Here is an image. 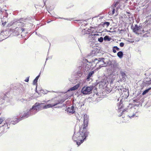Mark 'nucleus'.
Returning a JSON list of instances; mask_svg holds the SVG:
<instances>
[{
  "mask_svg": "<svg viewBox=\"0 0 151 151\" xmlns=\"http://www.w3.org/2000/svg\"><path fill=\"white\" fill-rule=\"evenodd\" d=\"M122 94L121 96H122L124 99H126L128 96L129 94V90L128 89H123V91H122Z\"/></svg>",
  "mask_w": 151,
  "mask_h": 151,
  "instance_id": "4468645a",
  "label": "nucleus"
},
{
  "mask_svg": "<svg viewBox=\"0 0 151 151\" xmlns=\"http://www.w3.org/2000/svg\"><path fill=\"white\" fill-rule=\"evenodd\" d=\"M5 118L4 117H2L0 118V124H1L4 120Z\"/></svg>",
  "mask_w": 151,
  "mask_h": 151,
  "instance_id": "58836bf2",
  "label": "nucleus"
},
{
  "mask_svg": "<svg viewBox=\"0 0 151 151\" xmlns=\"http://www.w3.org/2000/svg\"><path fill=\"white\" fill-rule=\"evenodd\" d=\"M123 99V98L120 99V102L119 104H117V106H118V112L119 113H120L119 115V116L120 117L122 115L124 114V112L126 111L127 112L128 109H123L124 107L123 104V102L122 101Z\"/></svg>",
  "mask_w": 151,
  "mask_h": 151,
  "instance_id": "39448f33",
  "label": "nucleus"
},
{
  "mask_svg": "<svg viewBox=\"0 0 151 151\" xmlns=\"http://www.w3.org/2000/svg\"><path fill=\"white\" fill-rule=\"evenodd\" d=\"M19 30L20 31V32L22 31V32H24L25 30L24 29L22 28L21 27H19Z\"/></svg>",
  "mask_w": 151,
  "mask_h": 151,
  "instance_id": "37998d69",
  "label": "nucleus"
},
{
  "mask_svg": "<svg viewBox=\"0 0 151 151\" xmlns=\"http://www.w3.org/2000/svg\"><path fill=\"white\" fill-rule=\"evenodd\" d=\"M148 36V35H147V33H145V34L143 35V37H147Z\"/></svg>",
  "mask_w": 151,
  "mask_h": 151,
  "instance_id": "6e6d98bb",
  "label": "nucleus"
},
{
  "mask_svg": "<svg viewBox=\"0 0 151 151\" xmlns=\"http://www.w3.org/2000/svg\"><path fill=\"white\" fill-rule=\"evenodd\" d=\"M74 6V5L72 3L69 4L66 7V9H69L73 7Z\"/></svg>",
  "mask_w": 151,
  "mask_h": 151,
  "instance_id": "c9c22d12",
  "label": "nucleus"
},
{
  "mask_svg": "<svg viewBox=\"0 0 151 151\" xmlns=\"http://www.w3.org/2000/svg\"><path fill=\"white\" fill-rule=\"evenodd\" d=\"M55 18L56 19L59 18V19H65V20H68V19L67 18H63V17H55Z\"/></svg>",
  "mask_w": 151,
  "mask_h": 151,
  "instance_id": "c03bdc74",
  "label": "nucleus"
},
{
  "mask_svg": "<svg viewBox=\"0 0 151 151\" xmlns=\"http://www.w3.org/2000/svg\"><path fill=\"white\" fill-rule=\"evenodd\" d=\"M83 118V124L81 127H80L78 132L76 134L75 131H74L72 138L78 146L86 140L89 133L86 128L88 124V117L87 114H85Z\"/></svg>",
  "mask_w": 151,
  "mask_h": 151,
  "instance_id": "f257e3e1",
  "label": "nucleus"
},
{
  "mask_svg": "<svg viewBox=\"0 0 151 151\" xmlns=\"http://www.w3.org/2000/svg\"><path fill=\"white\" fill-rule=\"evenodd\" d=\"M78 47L80 50V51H81L80 47V45H78Z\"/></svg>",
  "mask_w": 151,
  "mask_h": 151,
  "instance_id": "69168bd1",
  "label": "nucleus"
},
{
  "mask_svg": "<svg viewBox=\"0 0 151 151\" xmlns=\"http://www.w3.org/2000/svg\"><path fill=\"white\" fill-rule=\"evenodd\" d=\"M88 44L90 45V46L91 47L93 48V47H95V46H96V44L95 43V42L94 41H90L89 42Z\"/></svg>",
  "mask_w": 151,
  "mask_h": 151,
  "instance_id": "393cba45",
  "label": "nucleus"
},
{
  "mask_svg": "<svg viewBox=\"0 0 151 151\" xmlns=\"http://www.w3.org/2000/svg\"><path fill=\"white\" fill-rule=\"evenodd\" d=\"M120 77L121 78H120V81H124L126 80V75L125 73V71L124 70H123L122 69L120 68Z\"/></svg>",
  "mask_w": 151,
  "mask_h": 151,
  "instance_id": "9d476101",
  "label": "nucleus"
},
{
  "mask_svg": "<svg viewBox=\"0 0 151 151\" xmlns=\"http://www.w3.org/2000/svg\"><path fill=\"white\" fill-rule=\"evenodd\" d=\"M92 88L91 86H84L82 88L81 92L83 94L86 95L90 94L91 93Z\"/></svg>",
  "mask_w": 151,
  "mask_h": 151,
  "instance_id": "6e6552de",
  "label": "nucleus"
},
{
  "mask_svg": "<svg viewBox=\"0 0 151 151\" xmlns=\"http://www.w3.org/2000/svg\"><path fill=\"white\" fill-rule=\"evenodd\" d=\"M110 24V22H102L99 25V27H104L105 25H106L107 27H108Z\"/></svg>",
  "mask_w": 151,
  "mask_h": 151,
  "instance_id": "6ab92c4d",
  "label": "nucleus"
},
{
  "mask_svg": "<svg viewBox=\"0 0 151 151\" xmlns=\"http://www.w3.org/2000/svg\"><path fill=\"white\" fill-rule=\"evenodd\" d=\"M94 48L97 55H98V54L99 53H101L102 54L103 53V51L102 49L100 47L96 46V47Z\"/></svg>",
  "mask_w": 151,
  "mask_h": 151,
  "instance_id": "f3484780",
  "label": "nucleus"
},
{
  "mask_svg": "<svg viewBox=\"0 0 151 151\" xmlns=\"http://www.w3.org/2000/svg\"><path fill=\"white\" fill-rule=\"evenodd\" d=\"M151 89V87H150L148 88L147 89L145 90L142 92V95H144L146 94Z\"/></svg>",
  "mask_w": 151,
  "mask_h": 151,
  "instance_id": "7c9ffc66",
  "label": "nucleus"
},
{
  "mask_svg": "<svg viewBox=\"0 0 151 151\" xmlns=\"http://www.w3.org/2000/svg\"><path fill=\"white\" fill-rule=\"evenodd\" d=\"M114 48H115L117 51H119L120 50L119 48L117 46H114L113 47Z\"/></svg>",
  "mask_w": 151,
  "mask_h": 151,
  "instance_id": "49530a36",
  "label": "nucleus"
},
{
  "mask_svg": "<svg viewBox=\"0 0 151 151\" xmlns=\"http://www.w3.org/2000/svg\"><path fill=\"white\" fill-rule=\"evenodd\" d=\"M27 18H20L19 19H15L13 21H12L8 23V24L7 26L8 27H9L11 26L12 25L15 24V23H17V22L18 21H20L21 20L25 21V20Z\"/></svg>",
  "mask_w": 151,
  "mask_h": 151,
  "instance_id": "9b49d317",
  "label": "nucleus"
},
{
  "mask_svg": "<svg viewBox=\"0 0 151 151\" xmlns=\"http://www.w3.org/2000/svg\"><path fill=\"white\" fill-rule=\"evenodd\" d=\"M48 58H49V57H48L47 58H46V61H45V63H46V61H47V60L48 59ZM45 66V65H44V66Z\"/></svg>",
  "mask_w": 151,
  "mask_h": 151,
  "instance_id": "0e129e2a",
  "label": "nucleus"
},
{
  "mask_svg": "<svg viewBox=\"0 0 151 151\" xmlns=\"http://www.w3.org/2000/svg\"><path fill=\"white\" fill-rule=\"evenodd\" d=\"M94 71H91L90 72H89L88 75V76L90 77H91L93 74L94 73Z\"/></svg>",
  "mask_w": 151,
  "mask_h": 151,
  "instance_id": "ea45409f",
  "label": "nucleus"
},
{
  "mask_svg": "<svg viewBox=\"0 0 151 151\" xmlns=\"http://www.w3.org/2000/svg\"><path fill=\"white\" fill-rule=\"evenodd\" d=\"M84 105V104H83L82 105H81L80 106V108H81L82 106Z\"/></svg>",
  "mask_w": 151,
  "mask_h": 151,
  "instance_id": "774afa93",
  "label": "nucleus"
},
{
  "mask_svg": "<svg viewBox=\"0 0 151 151\" xmlns=\"http://www.w3.org/2000/svg\"><path fill=\"white\" fill-rule=\"evenodd\" d=\"M9 128V125H7V124H6L4 123L3 125L0 127V129H3L1 131V132L3 134L6 132L7 131V129Z\"/></svg>",
  "mask_w": 151,
  "mask_h": 151,
  "instance_id": "ddd939ff",
  "label": "nucleus"
},
{
  "mask_svg": "<svg viewBox=\"0 0 151 151\" xmlns=\"http://www.w3.org/2000/svg\"><path fill=\"white\" fill-rule=\"evenodd\" d=\"M140 33H139V35L140 34H143V33H145V31H144V29H141V30H140Z\"/></svg>",
  "mask_w": 151,
  "mask_h": 151,
  "instance_id": "79ce46f5",
  "label": "nucleus"
},
{
  "mask_svg": "<svg viewBox=\"0 0 151 151\" xmlns=\"http://www.w3.org/2000/svg\"><path fill=\"white\" fill-rule=\"evenodd\" d=\"M139 27L137 24H135L134 27H132L133 32L138 35H139V33L138 32H140Z\"/></svg>",
  "mask_w": 151,
  "mask_h": 151,
  "instance_id": "2eb2a0df",
  "label": "nucleus"
},
{
  "mask_svg": "<svg viewBox=\"0 0 151 151\" xmlns=\"http://www.w3.org/2000/svg\"><path fill=\"white\" fill-rule=\"evenodd\" d=\"M43 103H36L29 109L27 110L22 115L19 119L17 120L16 122H18L21 120L24 119L28 117L35 114L39 111L42 110V105Z\"/></svg>",
  "mask_w": 151,
  "mask_h": 151,
  "instance_id": "f03ea898",
  "label": "nucleus"
},
{
  "mask_svg": "<svg viewBox=\"0 0 151 151\" xmlns=\"http://www.w3.org/2000/svg\"><path fill=\"white\" fill-rule=\"evenodd\" d=\"M135 106H137L138 107L139 106V105H136L133 104H129V106H128V107H130V108L131 109L132 107H135Z\"/></svg>",
  "mask_w": 151,
  "mask_h": 151,
  "instance_id": "f704fd0d",
  "label": "nucleus"
},
{
  "mask_svg": "<svg viewBox=\"0 0 151 151\" xmlns=\"http://www.w3.org/2000/svg\"><path fill=\"white\" fill-rule=\"evenodd\" d=\"M139 27H140L139 30L141 31V29H142V26L140 25Z\"/></svg>",
  "mask_w": 151,
  "mask_h": 151,
  "instance_id": "680f3d73",
  "label": "nucleus"
},
{
  "mask_svg": "<svg viewBox=\"0 0 151 151\" xmlns=\"http://www.w3.org/2000/svg\"><path fill=\"white\" fill-rule=\"evenodd\" d=\"M116 69H117V68L116 67H114L113 68V70L112 72V74L109 76L107 78V82L110 83L111 84L113 83L115 79L116 78L115 75L118 74V71H116Z\"/></svg>",
  "mask_w": 151,
  "mask_h": 151,
  "instance_id": "20e7f679",
  "label": "nucleus"
},
{
  "mask_svg": "<svg viewBox=\"0 0 151 151\" xmlns=\"http://www.w3.org/2000/svg\"><path fill=\"white\" fill-rule=\"evenodd\" d=\"M112 8L113 9L112 10V15H113L115 13V9L114 8L112 7Z\"/></svg>",
  "mask_w": 151,
  "mask_h": 151,
  "instance_id": "3c124183",
  "label": "nucleus"
},
{
  "mask_svg": "<svg viewBox=\"0 0 151 151\" xmlns=\"http://www.w3.org/2000/svg\"><path fill=\"white\" fill-rule=\"evenodd\" d=\"M16 89L20 93L23 91L24 90L23 86L21 84H20L18 88H17Z\"/></svg>",
  "mask_w": 151,
  "mask_h": 151,
  "instance_id": "b1692460",
  "label": "nucleus"
},
{
  "mask_svg": "<svg viewBox=\"0 0 151 151\" xmlns=\"http://www.w3.org/2000/svg\"><path fill=\"white\" fill-rule=\"evenodd\" d=\"M22 114L20 113L19 115H18V116L19 117H15V119H16V120H13V121H11V119H10V118H8L5 121L4 123L6 124H7V125H10L11 124H15L18 123H16V122L17 121V120H18L19 119H20V118L22 116Z\"/></svg>",
  "mask_w": 151,
  "mask_h": 151,
  "instance_id": "0eeeda50",
  "label": "nucleus"
},
{
  "mask_svg": "<svg viewBox=\"0 0 151 151\" xmlns=\"http://www.w3.org/2000/svg\"><path fill=\"white\" fill-rule=\"evenodd\" d=\"M78 70H80L78 71L76 73V75L79 77H81L83 74V70L82 69V67L81 66H79L78 67Z\"/></svg>",
  "mask_w": 151,
  "mask_h": 151,
  "instance_id": "a211bd4d",
  "label": "nucleus"
},
{
  "mask_svg": "<svg viewBox=\"0 0 151 151\" xmlns=\"http://www.w3.org/2000/svg\"><path fill=\"white\" fill-rule=\"evenodd\" d=\"M29 76L27 77L24 80V81L26 82H28L29 81Z\"/></svg>",
  "mask_w": 151,
  "mask_h": 151,
  "instance_id": "de8ad7c7",
  "label": "nucleus"
},
{
  "mask_svg": "<svg viewBox=\"0 0 151 151\" xmlns=\"http://www.w3.org/2000/svg\"><path fill=\"white\" fill-rule=\"evenodd\" d=\"M40 93H42L44 94H46L48 92V91L47 90L45 91L42 89L40 90Z\"/></svg>",
  "mask_w": 151,
  "mask_h": 151,
  "instance_id": "72a5a7b5",
  "label": "nucleus"
},
{
  "mask_svg": "<svg viewBox=\"0 0 151 151\" xmlns=\"http://www.w3.org/2000/svg\"><path fill=\"white\" fill-rule=\"evenodd\" d=\"M42 38L44 39L45 40H46L47 38L45 36H40Z\"/></svg>",
  "mask_w": 151,
  "mask_h": 151,
  "instance_id": "09e8293b",
  "label": "nucleus"
},
{
  "mask_svg": "<svg viewBox=\"0 0 151 151\" xmlns=\"http://www.w3.org/2000/svg\"><path fill=\"white\" fill-rule=\"evenodd\" d=\"M106 59L103 58H100L97 59L95 58L94 59V62L96 63L97 66L98 67L96 69L97 70L103 67H106L107 66V63L106 61Z\"/></svg>",
  "mask_w": 151,
  "mask_h": 151,
  "instance_id": "7ed1b4c3",
  "label": "nucleus"
},
{
  "mask_svg": "<svg viewBox=\"0 0 151 151\" xmlns=\"http://www.w3.org/2000/svg\"><path fill=\"white\" fill-rule=\"evenodd\" d=\"M10 99L11 98L7 97L6 95L4 93H2L0 95V102L2 101V103H4L5 102H9Z\"/></svg>",
  "mask_w": 151,
  "mask_h": 151,
  "instance_id": "1a4fd4ad",
  "label": "nucleus"
},
{
  "mask_svg": "<svg viewBox=\"0 0 151 151\" xmlns=\"http://www.w3.org/2000/svg\"><path fill=\"white\" fill-rule=\"evenodd\" d=\"M94 59L92 60V61H90V62H89V63H91V65L92 66H93V68H94V67H97V65H96V63L93 62H93V61H94Z\"/></svg>",
  "mask_w": 151,
  "mask_h": 151,
  "instance_id": "2f4dec72",
  "label": "nucleus"
},
{
  "mask_svg": "<svg viewBox=\"0 0 151 151\" xmlns=\"http://www.w3.org/2000/svg\"><path fill=\"white\" fill-rule=\"evenodd\" d=\"M63 102L64 101L62 99H60L57 101H55L54 103L52 104H48L44 105V104H43V105H42V110L50 108H52L59 104H62Z\"/></svg>",
  "mask_w": 151,
  "mask_h": 151,
  "instance_id": "423d86ee",
  "label": "nucleus"
},
{
  "mask_svg": "<svg viewBox=\"0 0 151 151\" xmlns=\"http://www.w3.org/2000/svg\"><path fill=\"white\" fill-rule=\"evenodd\" d=\"M106 31L107 32H109L113 33V32H114V31H111L110 30H107L106 29Z\"/></svg>",
  "mask_w": 151,
  "mask_h": 151,
  "instance_id": "bf43d9fd",
  "label": "nucleus"
},
{
  "mask_svg": "<svg viewBox=\"0 0 151 151\" xmlns=\"http://www.w3.org/2000/svg\"><path fill=\"white\" fill-rule=\"evenodd\" d=\"M25 20V22L26 21V20ZM23 22H24L23 21H18L17 22L16 24H18L19 26H24V25H25L24 23ZM25 22V21H24Z\"/></svg>",
  "mask_w": 151,
  "mask_h": 151,
  "instance_id": "cd10ccee",
  "label": "nucleus"
},
{
  "mask_svg": "<svg viewBox=\"0 0 151 151\" xmlns=\"http://www.w3.org/2000/svg\"><path fill=\"white\" fill-rule=\"evenodd\" d=\"M97 35L96 34H93V35L91 34V35H89L88 37L89 38H90L93 35L95 36V35Z\"/></svg>",
  "mask_w": 151,
  "mask_h": 151,
  "instance_id": "5fc2aeb1",
  "label": "nucleus"
},
{
  "mask_svg": "<svg viewBox=\"0 0 151 151\" xmlns=\"http://www.w3.org/2000/svg\"><path fill=\"white\" fill-rule=\"evenodd\" d=\"M35 34H36V35H37V36H41V34H37V32H35Z\"/></svg>",
  "mask_w": 151,
  "mask_h": 151,
  "instance_id": "13d9d810",
  "label": "nucleus"
},
{
  "mask_svg": "<svg viewBox=\"0 0 151 151\" xmlns=\"http://www.w3.org/2000/svg\"><path fill=\"white\" fill-rule=\"evenodd\" d=\"M107 78L106 80H104L101 81L99 82V85H101L102 86L104 87H106L107 86L108 84H108L110 83V85H112L113 84H111L110 83H109L107 82Z\"/></svg>",
  "mask_w": 151,
  "mask_h": 151,
  "instance_id": "dca6fc26",
  "label": "nucleus"
},
{
  "mask_svg": "<svg viewBox=\"0 0 151 151\" xmlns=\"http://www.w3.org/2000/svg\"><path fill=\"white\" fill-rule=\"evenodd\" d=\"M90 30V29H88L87 30H86V29H84L82 31V33L83 35H84L86 34H89Z\"/></svg>",
  "mask_w": 151,
  "mask_h": 151,
  "instance_id": "bb28decb",
  "label": "nucleus"
},
{
  "mask_svg": "<svg viewBox=\"0 0 151 151\" xmlns=\"http://www.w3.org/2000/svg\"><path fill=\"white\" fill-rule=\"evenodd\" d=\"M52 21V20H51V21H47V23H50V22H51V21Z\"/></svg>",
  "mask_w": 151,
  "mask_h": 151,
  "instance_id": "338daca9",
  "label": "nucleus"
},
{
  "mask_svg": "<svg viewBox=\"0 0 151 151\" xmlns=\"http://www.w3.org/2000/svg\"><path fill=\"white\" fill-rule=\"evenodd\" d=\"M4 19H1V21L2 22V24H1V25L3 26H4L6 23V21L4 22Z\"/></svg>",
  "mask_w": 151,
  "mask_h": 151,
  "instance_id": "4c0bfd02",
  "label": "nucleus"
},
{
  "mask_svg": "<svg viewBox=\"0 0 151 151\" xmlns=\"http://www.w3.org/2000/svg\"><path fill=\"white\" fill-rule=\"evenodd\" d=\"M41 74V73L40 72L39 75L35 78L33 82V84L34 85H37V82L39 79Z\"/></svg>",
  "mask_w": 151,
  "mask_h": 151,
  "instance_id": "412c9836",
  "label": "nucleus"
},
{
  "mask_svg": "<svg viewBox=\"0 0 151 151\" xmlns=\"http://www.w3.org/2000/svg\"><path fill=\"white\" fill-rule=\"evenodd\" d=\"M8 16V14H7L5 16H4L3 17V19L5 18H6Z\"/></svg>",
  "mask_w": 151,
  "mask_h": 151,
  "instance_id": "052dcab7",
  "label": "nucleus"
},
{
  "mask_svg": "<svg viewBox=\"0 0 151 151\" xmlns=\"http://www.w3.org/2000/svg\"><path fill=\"white\" fill-rule=\"evenodd\" d=\"M19 28L16 27L13 32V34L14 35L17 36L19 35L20 31L19 29Z\"/></svg>",
  "mask_w": 151,
  "mask_h": 151,
  "instance_id": "4be33fe9",
  "label": "nucleus"
},
{
  "mask_svg": "<svg viewBox=\"0 0 151 151\" xmlns=\"http://www.w3.org/2000/svg\"><path fill=\"white\" fill-rule=\"evenodd\" d=\"M143 83L144 85L151 84V79L149 81H146L144 82Z\"/></svg>",
  "mask_w": 151,
  "mask_h": 151,
  "instance_id": "473e14b6",
  "label": "nucleus"
},
{
  "mask_svg": "<svg viewBox=\"0 0 151 151\" xmlns=\"http://www.w3.org/2000/svg\"><path fill=\"white\" fill-rule=\"evenodd\" d=\"M104 40V38L102 37H100L98 39V41L100 42H102Z\"/></svg>",
  "mask_w": 151,
  "mask_h": 151,
  "instance_id": "e433bc0d",
  "label": "nucleus"
},
{
  "mask_svg": "<svg viewBox=\"0 0 151 151\" xmlns=\"http://www.w3.org/2000/svg\"><path fill=\"white\" fill-rule=\"evenodd\" d=\"M104 40L105 41H109L111 40V38L108 35H106L104 37Z\"/></svg>",
  "mask_w": 151,
  "mask_h": 151,
  "instance_id": "c756f323",
  "label": "nucleus"
},
{
  "mask_svg": "<svg viewBox=\"0 0 151 151\" xmlns=\"http://www.w3.org/2000/svg\"><path fill=\"white\" fill-rule=\"evenodd\" d=\"M117 55L120 58H122L123 55V53L122 51H120L117 53Z\"/></svg>",
  "mask_w": 151,
  "mask_h": 151,
  "instance_id": "c85d7f7f",
  "label": "nucleus"
},
{
  "mask_svg": "<svg viewBox=\"0 0 151 151\" xmlns=\"http://www.w3.org/2000/svg\"><path fill=\"white\" fill-rule=\"evenodd\" d=\"M37 85H36V88H35V91L38 93L39 94H40V89L39 91H37Z\"/></svg>",
  "mask_w": 151,
  "mask_h": 151,
  "instance_id": "a19ab883",
  "label": "nucleus"
},
{
  "mask_svg": "<svg viewBox=\"0 0 151 151\" xmlns=\"http://www.w3.org/2000/svg\"><path fill=\"white\" fill-rule=\"evenodd\" d=\"M126 13L127 14H129V17L130 16H131L132 17H133V15L130 12H126Z\"/></svg>",
  "mask_w": 151,
  "mask_h": 151,
  "instance_id": "8fccbe9b",
  "label": "nucleus"
},
{
  "mask_svg": "<svg viewBox=\"0 0 151 151\" xmlns=\"http://www.w3.org/2000/svg\"><path fill=\"white\" fill-rule=\"evenodd\" d=\"M124 43L123 42H121L119 44V46L121 47H123L124 45Z\"/></svg>",
  "mask_w": 151,
  "mask_h": 151,
  "instance_id": "a18cd8bd",
  "label": "nucleus"
},
{
  "mask_svg": "<svg viewBox=\"0 0 151 151\" xmlns=\"http://www.w3.org/2000/svg\"><path fill=\"white\" fill-rule=\"evenodd\" d=\"M137 99H134L133 100V101L134 102H137Z\"/></svg>",
  "mask_w": 151,
  "mask_h": 151,
  "instance_id": "e2e57ef3",
  "label": "nucleus"
},
{
  "mask_svg": "<svg viewBox=\"0 0 151 151\" xmlns=\"http://www.w3.org/2000/svg\"><path fill=\"white\" fill-rule=\"evenodd\" d=\"M90 77H91L89 76H88L87 75V78H86V80L88 81H89Z\"/></svg>",
  "mask_w": 151,
  "mask_h": 151,
  "instance_id": "864d4df0",
  "label": "nucleus"
},
{
  "mask_svg": "<svg viewBox=\"0 0 151 151\" xmlns=\"http://www.w3.org/2000/svg\"><path fill=\"white\" fill-rule=\"evenodd\" d=\"M80 86V85L79 84H78L75 86L72 87L70 88V89L68 91H74L75 90L78 88Z\"/></svg>",
  "mask_w": 151,
  "mask_h": 151,
  "instance_id": "5701e85b",
  "label": "nucleus"
},
{
  "mask_svg": "<svg viewBox=\"0 0 151 151\" xmlns=\"http://www.w3.org/2000/svg\"><path fill=\"white\" fill-rule=\"evenodd\" d=\"M75 105L73 104L70 107H68L66 108V111L68 113L70 114H73L75 112Z\"/></svg>",
  "mask_w": 151,
  "mask_h": 151,
  "instance_id": "f8f14e48",
  "label": "nucleus"
},
{
  "mask_svg": "<svg viewBox=\"0 0 151 151\" xmlns=\"http://www.w3.org/2000/svg\"><path fill=\"white\" fill-rule=\"evenodd\" d=\"M135 116V114H133V115L132 116H129L128 115V116L130 118H133V117H134V116Z\"/></svg>",
  "mask_w": 151,
  "mask_h": 151,
  "instance_id": "603ef678",
  "label": "nucleus"
},
{
  "mask_svg": "<svg viewBox=\"0 0 151 151\" xmlns=\"http://www.w3.org/2000/svg\"><path fill=\"white\" fill-rule=\"evenodd\" d=\"M119 1H117L115 2L112 5V7L113 8H114V7H116V6L119 4V2H121V1H122L124 2H125L126 0H119Z\"/></svg>",
  "mask_w": 151,
  "mask_h": 151,
  "instance_id": "a878e982",
  "label": "nucleus"
},
{
  "mask_svg": "<svg viewBox=\"0 0 151 151\" xmlns=\"http://www.w3.org/2000/svg\"><path fill=\"white\" fill-rule=\"evenodd\" d=\"M96 55V56L97 55L94 48L93 50H92L91 52L88 55V57H92Z\"/></svg>",
  "mask_w": 151,
  "mask_h": 151,
  "instance_id": "aec40b11",
  "label": "nucleus"
},
{
  "mask_svg": "<svg viewBox=\"0 0 151 151\" xmlns=\"http://www.w3.org/2000/svg\"><path fill=\"white\" fill-rule=\"evenodd\" d=\"M113 52L114 53L116 52V50L115 48H114L113 47Z\"/></svg>",
  "mask_w": 151,
  "mask_h": 151,
  "instance_id": "4d7b16f0",
  "label": "nucleus"
}]
</instances>
